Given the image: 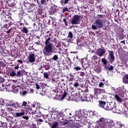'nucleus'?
<instances>
[{
  "label": "nucleus",
  "mask_w": 128,
  "mask_h": 128,
  "mask_svg": "<svg viewBox=\"0 0 128 128\" xmlns=\"http://www.w3.org/2000/svg\"><path fill=\"white\" fill-rule=\"evenodd\" d=\"M78 60V56H76V57H74V60Z\"/></svg>",
  "instance_id": "obj_63"
},
{
  "label": "nucleus",
  "mask_w": 128,
  "mask_h": 128,
  "mask_svg": "<svg viewBox=\"0 0 128 128\" xmlns=\"http://www.w3.org/2000/svg\"><path fill=\"white\" fill-rule=\"evenodd\" d=\"M58 126H60V123L58 122H54L51 126V128H58Z\"/></svg>",
  "instance_id": "obj_26"
},
{
  "label": "nucleus",
  "mask_w": 128,
  "mask_h": 128,
  "mask_svg": "<svg viewBox=\"0 0 128 128\" xmlns=\"http://www.w3.org/2000/svg\"><path fill=\"white\" fill-rule=\"evenodd\" d=\"M92 30H98V27L96 26V25L92 24Z\"/></svg>",
  "instance_id": "obj_46"
},
{
  "label": "nucleus",
  "mask_w": 128,
  "mask_h": 128,
  "mask_svg": "<svg viewBox=\"0 0 128 128\" xmlns=\"http://www.w3.org/2000/svg\"><path fill=\"white\" fill-rule=\"evenodd\" d=\"M7 4L8 6H10V8H14L16 4L14 3V0H8L7 1Z\"/></svg>",
  "instance_id": "obj_17"
},
{
  "label": "nucleus",
  "mask_w": 128,
  "mask_h": 128,
  "mask_svg": "<svg viewBox=\"0 0 128 128\" xmlns=\"http://www.w3.org/2000/svg\"><path fill=\"white\" fill-rule=\"evenodd\" d=\"M36 122H37L38 126H40V124H42V122H46V124H48L49 126H50V120H46L39 118V119H36Z\"/></svg>",
  "instance_id": "obj_8"
},
{
  "label": "nucleus",
  "mask_w": 128,
  "mask_h": 128,
  "mask_svg": "<svg viewBox=\"0 0 128 128\" xmlns=\"http://www.w3.org/2000/svg\"><path fill=\"white\" fill-rule=\"evenodd\" d=\"M37 14L38 16H42V10H38L37 12Z\"/></svg>",
  "instance_id": "obj_42"
},
{
  "label": "nucleus",
  "mask_w": 128,
  "mask_h": 128,
  "mask_svg": "<svg viewBox=\"0 0 128 128\" xmlns=\"http://www.w3.org/2000/svg\"><path fill=\"white\" fill-rule=\"evenodd\" d=\"M66 124H68V121L63 122V124H64V126Z\"/></svg>",
  "instance_id": "obj_64"
},
{
  "label": "nucleus",
  "mask_w": 128,
  "mask_h": 128,
  "mask_svg": "<svg viewBox=\"0 0 128 128\" xmlns=\"http://www.w3.org/2000/svg\"><path fill=\"white\" fill-rule=\"evenodd\" d=\"M66 86L64 80V79H60V81L58 84V86H56V88H57L60 90V88H62V86Z\"/></svg>",
  "instance_id": "obj_10"
},
{
  "label": "nucleus",
  "mask_w": 128,
  "mask_h": 128,
  "mask_svg": "<svg viewBox=\"0 0 128 128\" xmlns=\"http://www.w3.org/2000/svg\"><path fill=\"white\" fill-rule=\"evenodd\" d=\"M72 128H80V123H74L71 126Z\"/></svg>",
  "instance_id": "obj_24"
},
{
  "label": "nucleus",
  "mask_w": 128,
  "mask_h": 128,
  "mask_svg": "<svg viewBox=\"0 0 128 128\" xmlns=\"http://www.w3.org/2000/svg\"><path fill=\"white\" fill-rule=\"evenodd\" d=\"M26 94H28L27 91H23L22 94V96H26Z\"/></svg>",
  "instance_id": "obj_58"
},
{
  "label": "nucleus",
  "mask_w": 128,
  "mask_h": 128,
  "mask_svg": "<svg viewBox=\"0 0 128 128\" xmlns=\"http://www.w3.org/2000/svg\"><path fill=\"white\" fill-rule=\"evenodd\" d=\"M84 74H86V73H84V72H80V76H84Z\"/></svg>",
  "instance_id": "obj_59"
},
{
  "label": "nucleus",
  "mask_w": 128,
  "mask_h": 128,
  "mask_svg": "<svg viewBox=\"0 0 128 128\" xmlns=\"http://www.w3.org/2000/svg\"><path fill=\"white\" fill-rule=\"evenodd\" d=\"M16 70H13L9 73L10 76H11L12 78H14V76H16Z\"/></svg>",
  "instance_id": "obj_23"
},
{
  "label": "nucleus",
  "mask_w": 128,
  "mask_h": 128,
  "mask_svg": "<svg viewBox=\"0 0 128 128\" xmlns=\"http://www.w3.org/2000/svg\"><path fill=\"white\" fill-rule=\"evenodd\" d=\"M108 52L109 54V56L108 57L109 62L110 64H112V62H114V60H116L114 55V51H110V50H108Z\"/></svg>",
  "instance_id": "obj_4"
},
{
  "label": "nucleus",
  "mask_w": 128,
  "mask_h": 128,
  "mask_svg": "<svg viewBox=\"0 0 128 128\" xmlns=\"http://www.w3.org/2000/svg\"><path fill=\"white\" fill-rule=\"evenodd\" d=\"M7 34H10L11 32H12V29L10 28L6 32Z\"/></svg>",
  "instance_id": "obj_53"
},
{
  "label": "nucleus",
  "mask_w": 128,
  "mask_h": 128,
  "mask_svg": "<svg viewBox=\"0 0 128 128\" xmlns=\"http://www.w3.org/2000/svg\"><path fill=\"white\" fill-rule=\"evenodd\" d=\"M48 0H40V2L38 0H37V4L38 6L40 7L42 6H44L46 2V1L48 2Z\"/></svg>",
  "instance_id": "obj_19"
},
{
  "label": "nucleus",
  "mask_w": 128,
  "mask_h": 128,
  "mask_svg": "<svg viewBox=\"0 0 128 128\" xmlns=\"http://www.w3.org/2000/svg\"><path fill=\"white\" fill-rule=\"evenodd\" d=\"M26 114L24 112V114L22 116V118L24 120H28V118H29V117H28V116H26Z\"/></svg>",
  "instance_id": "obj_35"
},
{
  "label": "nucleus",
  "mask_w": 128,
  "mask_h": 128,
  "mask_svg": "<svg viewBox=\"0 0 128 128\" xmlns=\"http://www.w3.org/2000/svg\"><path fill=\"white\" fill-rule=\"evenodd\" d=\"M52 46L54 44H50L49 45H46L44 48V54L45 56H52V54L54 52V49H52Z\"/></svg>",
  "instance_id": "obj_2"
},
{
  "label": "nucleus",
  "mask_w": 128,
  "mask_h": 128,
  "mask_svg": "<svg viewBox=\"0 0 128 128\" xmlns=\"http://www.w3.org/2000/svg\"><path fill=\"white\" fill-rule=\"evenodd\" d=\"M28 60L29 62H34L36 61V55L34 54H31L28 56Z\"/></svg>",
  "instance_id": "obj_11"
},
{
  "label": "nucleus",
  "mask_w": 128,
  "mask_h": 128,
  "mask_svg": "<svg viewBox=\"0 0 128 128\" xmlns=\"http://www.w3.org/2000/svg\"><path fill=\"white\" fill-rule=\"evenodd\" d=\"M109 66L108 68V70L110 72H112V70H114V66L112 65H108Z\"/></svg>",
  "instance_id": "obj_37"
},
{
  "label": "nucleus",
  "mask_w": 128,
  "mask_h": 128,
  "mask_svg": "<svg viewBox=\"0 0 128 128\" xmlns=\"http://www.w3.org/2000/svg\"><path fill=\"white\" fill-rule=\"evenodd\" d=\"M63 22H64L65 26H68V18H64L63 19Z\"/></svg>",
  "instance_id": "obj_44"
},
{
  "label": "nucleus",
  "mask_w": 128,
  "mask_h": 128,
  "mask_svg": "<svg viewBox=\"0 0 128 128\" xmlns=\"http://www.w3.org/2000/svg\"><path fill=\"white\" fill-rule=\"evenodd\" d=\"M52 82H56V84H58L60 80V78H56L54 79H52Z\"/></svg>",
  "instance_id": "obj_33"
},
{
  "label": "nucleus",
  "mask_w": 128,
  "mask_h": 128,
  "mask_svg": "<svg viewBox=\"0 0 128 128\" xmlns=\"http://www.w3.org/2000/svg\"><path fill=\"white\" fill-rule=\"evenodd\" d=\"M114 98L116 102H119V104H122V102H124V100H122V99L120 97V96H118V94H116L114 95Z\"/></svg>",
  "instance_id": "obj_16"
},
{
  "label": "nucleus",
  "mask_w": 128,
  "mask_h": 128,
  "mask_svg": "<svg viewBox=\"0 0 128 128\" xmlns=\"http://www.w3.org/2000/svg\"><path fill=\"white\" fill-rule=\"evenodd\" d=\"M35 84H36V88L37 90H40V85H38V83H36Z\"/></svg>",
  "instance_id": "obj_54"
},
{
  "label": "nucleus",
  "mask_w": 128,
  "mask_h": 128,
  "mask_svg": "<svg viewBox=\"0 0 128 128\" xmlns=\"http://www.w3.org/2000/svg\"><path fill=\"white\" fill-rule=\"evenodd\" d=\"M74 70H80V66H76L74 68Z\"/></svg>",
  "instance_id": "obj_48"
},
{
  "label": "nucleus",
  "mask_w": 128,
  "mask_h": 128,
  "mask_svg": "<svg viewBox=\"0 0 128 128\" xmlns=\"http://www.w3.org/2000/svg\"><path fill=\"white\" fill-rule=\"evenodd\" d=\"M4 82V78L0 76V84H2Z\"/></svg>",
  "instance_id": "obj_49"
},
{
  "label": "nucleus",
  "mask_w": 128,
  "mask_h": 128,
  "mask_svg": "<svg viewBox=\"0 0 128 128\" xmlns=\"http://www.w3.org/2000/svg\"><path fill=\"white\" fill-rule=\"evenodd\" d=\"M79 48H82V43L79 42L78 40H77V42H76Z\"/></svg>",
  "instance_id": "obj_47"
},
{
  "label": "nucleus",
  "mask_w": 128,
  "mask_h": 128,
  "mask_svg": "<svg viewBox=\"0 0 128 128\" xmlns=\"http://www.w3.org/2000/svg\"><path fill=\"white\" fill-rule=\"evenodd\" d=\"M114 112L115 110H116V107L114 106V105L113 106V108H112V109Z\"/></svg>",
  "instance_id": "obj_57"
},
{
  "label": "nucleus",
  "mask_w": 128,
  "mask_h": 128,
  "mask_svg": "<svg viewBox=\"0 0 128 128\" xmlns=\"http://www.w3.org/2000/svg\"><path fill=\"white\" fill-rule=\"evenodd\" d=\"M17 62H20V64H22V60H18Z\"/></svg>",
  "instance_id": "obj_62"
},
{
  "label": "nucleus",
  "mask_w": 128,
  "mask_h": 128,
  "mask_svg": "<svg viewBox=\"0 0 128 128\" xmlns=\"http://www.w3.org/2000/svg\"><path fill=\"white\" fill-rule=\"evenodd\" d=\"M102 91L105 92L104 90H102L100 88H94V94L95 96H98V94H102Z\"/></svg>",
  "instance_id": "obj_14"
},
{
  "label": "nucleus",
  "mask_w": 128,
  "mask_h": 128,
  "mask_svg": "<svg viewBox=\"0 0 128 128\" xmlns=\"http://www.w3.org/2000/svg\"><path fill=\"white\" fill-rule=\"evenodd\" d=\"M74 38V34H72V32H69L68 34V38H70V40H72Z\"/></svg>",
  "instance_id": "obj_30"
},
{
  "label": "nucleus",
  "mask_w": 128,
  "mask_h": 128,
  "mask_svg": "<svg viewBox=\"0 0 128 128\" xmlns=\"http://www.w3.org/2000/svg\"><path fill=\"white\" fill-rule=\"evenodd\" d=\"M22 32L23 34H28V29L26 26L24 27L22 30Z\"/></svg>",
  "instance_id": "obj_29"
},
{
  "label": "nucleus",
  "mask_w": 128,
  "mask_h": 128,
  "mask_svg": "<svg viewBox=\"0 0 128 128\" xmlns=\"http://www.w3.org/2000/svg\"><path fill=\"white\" fill-rule=\"evenodd\" d=\"M40 40H38L37 42H36L35 44H38V46H40Z\"/></svg>",
  "instance_id": "obj_60"
},
{
  "label": "nucleus",
  "mask_w": 128,
  "mask_h": 128,
  "mask_svg": "<svg viewBox=\"0 0 128 128\" xmlns=\"http://www.w3.org/2000/svg\"><path fill=\"white\" fill-rule=\"evenodd\" d=\"M114 104L112 102L110 103L107 102L105 105L104 110H112V108H114Z\"/></svg>",
  "instance_id": "obj_7"
},
{
  "label": "nucleus",
  "mask_w": 128,
  "mask_h": 128,
  "mask_svg": "<svg viewBox=\"0 0 128 128\" xmlns=\"http://www.w3.org/2000/svg\"><path fill=\"white\" fill-rule=\"evenodd\" d=\"M62 94H63L62 96V98L64 99L66 96V95L68 94V92H66V90H64V89H62Z\"/></svg>",
  "instance_id": "obj_28"
},
{
  "label": "nucleus",
  "mask_w": 128,
  "mask_h": 128,
  "mask_svg": "<svg viewBox=\"0 0 128 128\" xmlns=\"http://www.w3.org/2000/svg\"><path fill=\"white\" fill-rule=\"evenodd\" d=\"M92 58L93 60H96L98 58V56H96V55H94L92 56Z\"/></svg>",
  "instance_id": "obj_51"
},
{
  "label": "nucleus",
  "mask_w": 128,
  "mask_h": 128,
  "mask_svg": "<svg viewBox=\"0 0 128 128\" xmlns=\"http://www.w3.org/2000/svg\"><path fill=\"white\" fill-rule=\"evenodd\" d=\"M104 54H106V50L102 48H98L95 52V54H96V56H102Z\"/></svg>",
  "instance_id": "obj_5"
},
{
  "label": "nucleus",
  "mask_w": 128,
  "mask_h": 128,
  "mask_svg": "<svg viewBox=\"0 0 128 128\" xmlns=\"http://www.w3.org/2000/svg\"><path fill=\"white\" fill-rule=\"evenodd\" d=\"M110 124H112V120L110 118H101L98 121V124L100 128H108Z\"/></svg>",
  "instance_id": "obj_1"
},
{
  "label": "nucleus",
  "mask_w": 128,
  "mask_h": 128,
  "mask_svg": "<svg viewBox=\"0 0 128 128\" xmlns=\"http://www.w3.org/2000/svg\"><path fill=\"white\" fill-rule=\"evenodd\" d=\"M72 0H60V3L61 4H68L69 2H70Z\"/></svg>",
  "instance_id": "obj_31"
},
{
  "label": "nucleus",
  "mask_w": 128,
  "mask_h": 128,
  "mask_svg": "<svg viewBox=\"0 0 128 128\" xmlns=\"http://www.w3.org/2000/svg\"><path fill=\"white\" fill-rule=\"evenodd\" d=\"M101 62H102L104 66H106V64H108V60L104 58H102L101 60Z\"/></svg>",
  "instance_id": "obj_32"
},
{
  "label": "nucleus",
  "mask_w": 128,
  "mask_h": 128,
  "mask_svg": "<svg viewBox=\"0 0 128 128\" xmlns=\"http://www.w3.org/2000/svg\"><path fill=\"white\" fill-rule=\"evenodd\" d=\"M98 102H99L98 106L100 108H102L104 109V108L106 106V102H104V101H102V100H99Z\"/></svg>",
  "instance_id": "obj_18"
},
{
  "label": "nucleus",
  "mask_w": 128,
  "mask_h": 128,
  "mask_svg": "<svg viewBox=\"0 0 128 128\" xmlns=\"http://www.w3.org/2000/svg\"><path fill=\"white\" fill-rule=\"evenodd\" d=\"M52 58L54 60H58V56L57 55H54V56L52 57Z\"/></svg>",
  "instance_id": "obj_43"
},
{
  "label": "nucleus",
  "mask_w": 128,
  "mask_h": 128,
  "mask_svg": "<svg viewBox=\"0 0 128 128\" xmlns=\"http://www.w3.org/2000/svg\"><path fill=\"white\" fill-rule=\"evenodd\" d=\"M56 7L52 6H51L50 8V10L48 11V12L50 14H54L55 12H56Z\"/></svg>",
  "instance_id": "obj_15"
},
{
  "label": "nucleus",
  "mask_w": 128,
  "mask_h": 128,
  "mask_svg": "<svg viewBox=\"0 0 128 128\" xmlns=\"http://www.w3.org/2000/svg\"><path fill=\"white\" fill-rule=\"evenodd\" d=\"M0 110H1L0 112L2 116H3L4 118H6V116H8V113L6 112V110H2V108H0Z\"/></svg>",
  "instance_id": "obj_22"
},
{
  "label": "nucleus",
  "mask_w": 128,
  "mask_h": 128,
  "mask_svg": "<svg viewBox=\"0 0 128 128\" xmlns=\"http://www.w3.org/2000/svg\"><path fill=\"white\" fill-rule=\"evenodd\" d=\"M104 82H100L99 84V88H104Z\"/></svg>",
  "instance_id": "obj_45"
},
{
  "label": "nucleus",
  "mask_w": 128,
  "mask_h": 128,
  "mask_svg": "<svg viewBox=\"0 0 128 128\" xmlns=\"http://www.w3.org/2000/svg\"><path fill=\"white\" fill-rule=\"evenodd\" d=\"M70 12L68 8L66 7H64L62 9V12Z\"/></svg>",
  "instance_id": "obj_36"
},
{
  "label": "nucleus",
  "mask_w": 128,
  "mask_h": 128,
  "mask_svg": "<svg viewBox=\"0 0 128 128\" xmlns=\"http://www.w3.org/2000/svg\"><path fill=\"white\" fill-rule=\"evenodd\" d=\"M16 73V76L18 77L20 76V70H17Z\"/></svg>",
  "instance_id": "obj_40"
},
{
  "label": "nucleus",
  "mask_w": 128,
  "mask_h": 128,
  "mask_svg": "<svg viewBox=\"0 0 128 128\" xmlns=\"http://www.w3.org/2000/svg\"><path fill=\"white\" fill-rule=\"evenodd\" d=\"M95 24L97 28H102V26H104V24H102V20L100 19H97L95 21Z\"/></svg>",
  "instance_id": "obj_9"
},
{
  "label": "nucleus",
  "mask_w": 128,
  "mask_h": 128,
  "mask_svg": "<svg viewBox=\"0 0 128 128\" xmlns=\"http://www.w3.org/2000/svg\"><path fill=\"white\" fill-rule=\"evenodd\" d=\"M14 70H16V72L17 70H18V68H20V67L18 66H15L14 67Z\"/></svg>",
  "instance_id": "obj_50"
},
{
  "label": "nucleus",
  "mask_w": 128,
  "mask_h": 128,
  "mask_svg": "<svg viewBox=\"0 0 128 128\" xmlns=\"http://www.w3.org/2000/svg\"><path fill=\"white\" fill-rule=\"evenodd\" d=\"M118 90L119 91L120 94H124V88L122 87H119L118 88Z\"/></svg>",
  "instance_id": "obj_34"
},
{
  "label": "nucleus",
  "mask_w": 128,
  "mask_h": 128,
  "mask_svg": "<svg viewBox=\"0 0 128 128\" xmlns=\"http://www.w3.org/2000/svg\"><path fill=\"white\" fill-rule=\"evenodd\" d=\"M3 28H6V30H8V24H5L3 26Z\"/></svg>",
  "instance_id": "obj_56"
},
{
  "label": "nucleus",
  "mask_w": 128,
  "mask_h": 128,
  "mask_svg": "<svg viewBox=\"0 0 128 128\" xmlns=\"http://www.w3.org/2000/svg\"><path fill=\"white\" fill-rule=\"evenodd\" d=\"M28 104V102L26 101H24L22 103H18L17 102L16 106L17 108H26V106Z\"/></svg>",
  "instance_id": "obj_12"
},
{
  "label": "nucleus",
  "mask_w": 128,
  "mask_h": 128,
  "mask_svg": "<svg viewBox=\"0 0 128 128\" xmlns=\"http://www.w3.org/2000/svg\"><path fill=\"white\" fill-rule=\"evenodd\" d=\"M24 114V112H16L15 116L16 118H20V116H22Z\"/></svg>",
  "instance_id": "obj_27"
},
{
  "label": "nucleus",
  "mask_w": 128,
  "mask_h": 128,
  "mask_svg": "<svg viewBox=\"0 0 128 128\" xmlns=\"http://www.w3.org/2000/svg\"><path fill=\"white\" fill-rule=\"evenodd\" d=\"M74 86L75 88H78V86H79V84L78 82V81H76L74 84Z\"/></svg>",
  "instance_id": "obj_41"
},
{
  "label": "nucleus",
  "mask_w": 128,
  "mask_h": 128,
  "mask_svg": "<svg viewBox=\"0 0 128 128\" xmlns=\"http://www.w3.org/2000/svg\"><path fill=\"white\" fill-rule=\"evenodd\" d=\"M97 16L99 18H104V15L102 14H98Z\"/></svg>",
  "instance_id": "obj_55"
},
{
  "label": "nucleus",
  "mask_w": 128,
  "mask_h": 128,
  "mask_svg": "<svg viewBox=\"0 0 128 128\" xmlns=\"http://www.w3.org/2000/svg\"><path fill=\"white\" fill-rule=\"evenodd\" d=\"M16 104H18V102L13 100H10L8 103H6V106H12V108H18Z\"/></svg>",
  "instance_id": "obj_6"
},
{
  "label": "nucleus",
  "mask_w": 128,
  "mask_h": 128,
  "mask_svg": "<svg viewBox=\"0 0 128 128\" xmlns=\"http://www.w3.org/2000/svg\"><path fill=\"white\" fill-rule=\"evenodd\" d=\"M43 74H44V78H46V79L48 78V73L44 72Z\"/></svg>",
  "instance_id": "obj_39"
},
{
  "label": "nucleus",
  "mask_w": 128,
  "mask_h": 128,
  "mask_svg": "<svg viewBox=\"0 0 128 128\" xmlns=\"http://www.w3.org/2000/svg\"><path fill=\"white\" fill-rule=\"evenodd\" d=\"M45 70H50V66H48V65L45 66Z\"/></svg>",
  "instance_id": "obj_52"
},
{
  "label": "nucleus",
  "mask_w": 128,
  "mask_h": 128,
  "mask_svg": "<svg viewBox=\"0 0 128 128\" xmlns=\"http://www.w3.org/2000/svg\"><path fill=\"white\" fill-rule=\"evenodd\" d=\"M95 72L100 74L102 72V68L100 66H97L95 67Z\"/></svg>",
  "instance_id": "obj_25"
},
{
  "label": "nucleus",
  "mask_w": 128,
  "mask_h": 128,
  "mask_svg": "<svg viewBox=\"0 0 128 128\" xmlns=\"http://www.w3.org/2000/svg\"><path fill=\"white\" fill-rule=\"evenodd\" d=\"M42 116L44 118V119L42 120H48V115L44 114V115H42Z\"/></svg>",
  "instance_id": "obj_38"
},
{
  "label": "nucleus",
  "mask_w": 128,
  "mask_h": 128,
  "mask_svg": "<svg viewBox=\"0 0 128 128\" xmlns=\"http://www.w3.org/2000/svg\"><path fill=\"white\" fill-rule=\"evenodd\" d=\"M7 112H12V108H8Z\"/></svg>",
  "instance_id": "obj_61"
},
{
  "label": "nucleus",
  "mask_w": 128,
  "mask_h": 128,
  "mask_svg": "<svg viewBox=\"0 0 128 128\" xmlns=\"http://www.w3.org/2000/svg\"><path fill=\"white\" fill-rule=\"evenodd\" d=\"M122 82L124 84H128V74H126L122 78Z\"/></svg>",
  "instance_id": "obj_21"
},
{
  "label": "nucleus",
  "mask_w": 128,
  "mask_h": 128,
  "mask_svg": "<svg viewBox=\"0 0 128 128\" xmlns=\"http://www.w3.org/2000/svg\"><path fill=\"white\" fill-rule=\"evenodd\" d=\"M82 18H84V16L78 14L74 15L71 20L72 24H80Z\"/></svg>",
  "instance_id": "obj_3"
},
{
  "label": "nucleus",
  "mask_w": 128,
  "mask_h": 128,
  "mask_svg": "<svg viewBox=\"0 0 128 128\" xmlns=\"http://www.w3.org/2000/svg\"><path fill=\"white\" fill-rule=\"evenodd\" d=\"M82 118V112H79L78 114H76L74 116L75 120H80Z\"/></svg>",
  "instance_id": "obj_20"
},
{
  "label": "nucleus",
  "mask_w": 128,
  "mask_h": 128,
  "mask_svg": "<svg viewBox=\"0 0 128 128\" xmlns=\"http://www.w3.org/2000/svg\"><path fill=\"white\" fill-rule=\"evenodd\" d=\"M46 41L45 44L46 46H48L50 44H53L52 43L50 42H52L50 37L48 36V35H47L45 36Z\"/></svg>",
  "instance_id": "obj_13"
}]
</instances>
